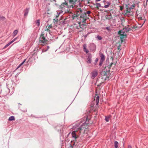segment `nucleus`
Listing matches in <instances>:
<instances>
[{"label": "nucleus", "mask_w": 148, "mask_h": 148, "mask_svg": "<svg viewBox=\"0 0 148 148\" xmlns=\"http://www.w3.org/2000/svg\"><path fill=\"white\" fill-rule=\"evenodd\" d=\"M96 38H97L98 40H100L102 39V37L99 35H97Z\"/></svg>", "instance_id": "obj_27"}, {"label": "nucleus", "mask_w": 148, "mask_h": 148, "mask_svg": "<svg viewBox=\"0 0 148 148\" xmlns=\"http://www.w3.org/2000/svg\"><path fill=\"white\" fill-rule=\"evenodd\" d=\"M110 117L109 116H106L105 117V120L106 122H108L109 121Z\"/></svg>", "instance_id": "obj_34"}, {"label": "nucleus", "mask_w": 148, "mask_h": 148, "mask_svg": "<svg viewBox=\"0 0 148 148\" xmlns=\"http://www.w3.org/2000/svg\"><path fill=\"white\" fill-rule=\"evenodd\" d=\"M95 105V103L94 101H92L90 105V107L91 108H93Z\"/></svg>", "instance_id": "obj_33"}, {"label": "nucleus", "mask_w": 148, "mask_h": 148, "mask_svg": "<svg viewBox=\"0 0 148 148\" xmlns=\"http://www.w3.org/2000/svg\"><path fill=\"white\" fill-rule=\"evenodd\" d=\"M131 10L130 8L128 7V8H127V13H130L131 11Z\"/></svg>", "instance_id": "obj_32"}, {"label": "nucleus", "mask_w": 148, "mask_h": 148, "mask_svg": "<svg viewBox=\"0 0 148 148\" xmlns=\"http://www.w3.org/2000/svg\"><path fill=\"white\" fill-rule=\"evenodd\" d=\"M29 8H26L24 10V16H26L27 15L28 13L29 12Z\"/></svg>", "instance_id": "obj_17"}, {"label": "nucleus", "mask_w": 148, "mask_h": 148, "mask_svg": "<svg viewBox=\"0 0 148 148\" xmlns=\"http://www.w3.org/2000/svg\"><path fill=\"white\" fill-rule=\"evenodd\" d=\"M66 19H65L64 20L60 22L61 24L62 25H64L65 24H67V22L66 21Z\"/></svg>", "instance_id": "obj_21"}, {"label": "nucleus", "mask_w": 148, "mask_h": 148, "mask_svg": "<svg viewBox=\"0 0 148 148\" xmlns=\"http://www.w3.org/2000/svg\"><path fill=\"white\" fill-rule=\"evenodd\" d=\"M18 104H20L21 105V104H20V103H18Z\"/></svg>", "instance_id": "obj_53"}, {"label": "nucleus", "mask_w": 148, "mask_h": 148, "mask_svg": "<svg viewBox=\"0 0 148 148\" xmlns=\"http://www.w3.org/2000/svg\"><path fill=\"white\" fill-rule=\"evenodd\" d=\"M18 32V31L17 30H15L13 32V34L14 36H15L17 34Z\"/></svg>", "instance_id": "obj_29"}, {"label": "nucleus", "mask_w": 148, "mask_h": 148, "mask_svg": "<svg viewBox=\"0 0 148 148\" xmlns=\"http://www.w3.org/2000/svg\"><path fill=\"white\" fill-rule=\"evenodd\" d=\"M118 34L119 35L120 39L121 42H123L125 38L127 37L126 34L123 31V30H120L118 32Z\"/></svg>", "instance_id": "obj_9"}, {"label": "nucleus", "mask_w": 148, "mask_h": 148, "mask_svg": "<svg viewBox=\"0 0 148 148\" xmlns=\"http://www.w3.org/2000/svg\"><path fill=\"white\" fill-rule=\"evenodd\" d=\"M49 47L47 46L46 47V48H45L42 50L40 49H38V48H36L34 51V53L35 54L36 53L37 55V53H39L41 54L42 53L47 51L49 49Z\"/></svg>", "instance_id": "obj_7"}, {"label": "nucleus", "mask_w": 148, "mask_h": 148, "mask_svg": "<svg viewBox=\"0 0 148 148\" xmlns=\"http://www.w3.org/2000/svg\"><path fill=\"white\" fill-rule=\"evenodd\" d=\"M63 128V126L60 124L58 125L56 127V130L58 132H60L61 130H62Z\"/></svg>", "instance_id": "obj_14"}, {"label": "nucleus", "mask_w": 148, "mask_h": 148, "mask_svg": "<svg viewBox=\"0 0 148 148\" xmlns=\"http://www.w3.org/2000/svg\"><path fill=\"white\" fill-rule=\"evenodd\" d=\"M86 1H88V3H89V1H90V0H86Z\"/></svg>", "instance_id": "obj_48"}, {"label": "nucleus", "mask_w": 148, "mask_h": 148, "mask_svg": "<svg viewBox=\"0 0 148 148\" xmlns=\"http://www.w3.org/2000/svg\"><path fill=\"white\" fill-rule=\"evenodd\" d=\"M26 60V59H25L21 63L19 66H18V67L17 68V69H18L20 66H21L22 64H23L25 62Z\"/></svg>", "instance_id": "obj_26"}, {"label": "nucleus", "mask_w": 148, "mask_h": 148, "mask_svg": "<svg viewBox=\"0 0 148 148\" xmlns=\"http://www.w3.org/2000/svg\"><path fill=\"white\" fill-rule=\"evenodd\" d=\"M99 55L100 57V59L99 64V67H101L102 66L103 62L105 60V56L101 52H100L99 53Z\"/></svg>", "instance_id": "obj_10"}, {"label": "nucleus", "mask_w": 148, "mask_h": 148, "mask_svg": "<svg viewBox=\"0 0 148 148\" xmlns=\"http://www.w3.org/2000/svg\"><path fill=\"white\" fill-rule=\"evenodd\" d=\"M132 27L133 29H135L136 30L138 29L140 27H138L136 25H134Z\"/></svg>", "instance_id": "obj_24"}, {"label": "nucleus", "mask_w": 148, "mask_h": 148, "mask_svg": "<svg viewBox=\"0 0 148 148\" xmlns=\"http://www.w3.org/2000/svg\"><path fill=\"white\" fill-rule=\"evenodd\" d=\"M98 58H96L95 60V62H94V64L95 65H96L97 62L98 61Z\"/></svg>", "instance_id": "obj_38"}, {"label": "nucleus", "mask_w": 148, "mask_h": 148, "mask_svg": "<svg viewBox=\"0 0 148 148\" xmlns=\"http://www.w3.org/2000/svg\"><path fill=\"white\" fill-rule=\"evenodd\" d=\"M119 145V143L117 141H115L114 142V148H118Z\"/></svg>", "instance_id": "obj_20"}, {"label": "nucleus", "mask_w": 148, "mask_h": 148, "mask_svg": "<svg viewBox=\"0 0 148 148\" xmlns=\"http://www.w3.org/2000/svg\"><path fill=\"white\" fill-rule=\"evenodd\" d=\"M99 96H97L96 99V105H98L99 101Z\"/></svg>", "instance_id": "obj_22"}, {"label": "nucleus", "mask_w": 148, "mask_h": 148, "mask_svg": "<svg viewBox=\"0 0 148 148\" xmlns=\"http://www.w3.org/2000/svg\"><path fill=\"white\" fill-rule=\"evenodd\" d=\"M53 22L54 23H57V22H58V17H56L54 19H53Z\"/></svg>", "instance_id": "obj_28"}, {"label": "nucleus", "mask_w": 148, "mask_h": 148, "mask_svg": "<svg viewBox=\"0 0 148 148\" xmlns=\"http://www.w3.org/2000/svg\"><path fill=\"white\" fill-rule=\"evenodd\" d=\"M135 5L134 4L133 5H131V6L130 7H129V8H130V9H133L135 8Z\"/></svg>", "instance_id": "obj_36"}, {"label": "nucleus", "mask_w": 148, "mask_h": 148, "mask_svg": "<svg viewBox=\"0 0 148 148\" xmlns=\"http://www.w3.org/2000/svg\"><path fill=\"white\" fill-rule=\"evenodd\" d=\"M57 12V14L56 15V17L58 18L59 16V15L62 13V11L60 12Z\"/></svg>", "instance_id": "obj_35"}, {"label": "nucleus", "mask_w": 148, "mask_h": 148, "mask_svg": "<svg viewBox=\"0 0 148 148\" xmlns=\"http://www.w3.org/2000/svg\"><path fill=\"white\" fill-rule=\"evenodd\" d=\"M69 1L68 4L69 8H75L76 9L77 8H80L83 6V5L81 3L80 0H67Z\"/></svg>", "instance_id": "obj_4"}, {"label": "nucleus", "mask_w": 148, "mask_h": 148, "mask_svg": "<svg viewBox=\"0 0 148 148\" xmlns=\"http://www.w3.org/2000/svg\"><path fill=\"white\" fill-rule=\"evenodd\" d=\"M12 43V42L10 41L6 44L4 47V48H5L9 46Z\"/></svg>", "instance_id": "obj_30"}, {"label": "nucleus", "mask_w": 148, "mask_h": 148, "mask_svg": "<svg viewBox=\"0 0 148 148\" xmlns=\"http://www.w3.org/2000/svg\"><path fill=\"white\" fill-rule=\"evenodd\" d=\"M89 49L91 51H95L96 49V46L94 43H91L90 44Z\"/></svg>", "instance_id": "obj_12"}, {"label": "nucleus", "mask_w": 148, "mask_h": 148, "mask_svg": "<svg viewBox=\"0 0 148 148\" xmlns=\"http://www.w3.org/2000/svg\"><path fill=\"white\" fill-rule=\"evenodd\" d=\"M125 30V31L126 32H129V27H126L125 26L124 28V29H123V30Z\"/></svg>", "instance_id": "obj_25"}, {"label": "nucleus", "mask_w": 148, "mask_h": 148, "mask_svg": "<svg viewBox=\"0 0 148 148\" xmlns=\"http://www.w3.org/2000/svg\"><path fill=\"white\" fill-rule=\"evenodd\" d=\"M92 56L90 54L88 55V56L87 58V63L88 64H90L92 62Z\"/></svg>", "instance_id": "obj_15"}, {"label": "nucleus", "mask_w": 148, "mask_h": 148, "mask_svg": "<svg viewBox=\"0 0 148 148\" xmlns=\"http://www.w3.org/2000/svg\"><path fill=\"white\" fill-rule=\"evenodd\" d=\"M81 134V133L79 132V131L76 128L75 130L73 131L72 132V137L73 138L74 140H76Z\"/></svg>", "instance_id": "obj_8"}, {"label": "nucleus", "mask_w": 148, "mask_h": 148, "mask_svg": "<svg viewBox=\"0 0 148 148\" xmlns=\"http://www.w3.org/2000/svg\"><path fill=\"white\" fill-rule=\"evenodd\" d=\"M36 24L38 27H39L40 25V20L38 19L35 21Z\"/></svg>", "instance_id": "obj_19"}, {"label": "nucleus", "mask_w": 148, "mask_h": 148, "mask_svg": "<svg viewBox=\"0 0 148 148\" xmlns=\"http://www.w3.org/2000/svg\"><path fill=\"white\" fill-rule=\"evenodd\" d=\"M106 29L109 32H110L111 31V29H110V27L109 26L106 27Z\"/></svg>", "instance_id": "obj_39"}, {"label": "nucleus", "mask_w": 148, "mask_h": 148, "mask_svg": "<svg viewBox=\"0 0 148 148\" xmlns=\"http://www.w3.org/2000/svg\"><path fill=\"white\" fill-rule=\"evenodd\" d=\"M81 2L82 1H85L86 0H80Z\"/></svg>", "instance_id": "obj_49"}, {"label": "nucleus", "mask_w": 148, "mask_h": 148, "mask_svg": "<svg viewBox=\"0 0 148 148\" xmlns=\"http://www.w3.org/2000/svg\"><path fill=\"white\" fill-rule=\"evenodd\" d=\"M129 31H131V30H133V27H129Z\"/></svg>", "instance_id": "obj_44"}, {"label": "nucleus", "mask_w": 148, "mask_h": 148, "mask_svg": "<svg viewBox=\"0 0 148 148\" xmlns=\"http://www.w3.org/2000/svg\"><path fill=\"white\" fill-rule=\"evenodd\" d=\"M70 145L71 146V147H72V148H73V146L71 145Z\"/></svg>", "instance_id": "obj_51"}, {"label": "nucleus", "mask_w": 148, "mask_h": 148, "mask_svg": "<svg viewBox=\"0 0 148 148\" xmlns=\"http://www.w3.org/2000/svg\"><path fill=\"white\" fill-rule=\"evenodd\" d=\"M119 8H120V9H119V10H122L123 9V7L122 6H119Z\"/></svg>", "instance_id": "obj_41"}, {"label": "nucleus", "mask_w": 148, "mask_h": 148, "mask_svg": "<svg viewBox=\"0 0 148 148\" xmlns=\"http://www.w3.org/2000/svg\"><path fill=\"white\" fill-rule=\"evenodd\" d=\"M1 20L3 21L6 19V18L3 16H1L0 17Z\"/></svg>", "instance_id": "obj_37"}, {"label": "nucleus", "mask_w": 148, "mask_h": 148, "mask_svg": "<svg viewBox=\"0 0 148 148\" xmlns=\"http://www.w3.org/2000/svg\"><path fill=\"white\" fill-rule=\"evenodd\" d=\"M48 27V28H49V29L51 28H52V27L51 25H48L46 27Z\"/></svg>", "instance_id": "obj_42"}, {"label": "nucleus", "mask_w": 148, "mask_h": 148, "mask_svg": "<svg viewBox=\"0 0 148 148\" xmlns=\"http://www.w3.org/2000/svg\"><path fill=\"white\" fill-rule=\"evenodd\" d=\"M16 39V38H14L11 41L12 42V43H13V42H14V41H15Z\"/></svg>", "instance_id": "obj_45"}, {"label": "nucleus", "mask_w": 148, "mask_h": 148, "mask_svg": "<svg viewBox=\"0 0 148 148\" xmlns=\"http://www.w3.org/2000/svg\"><path fill=\"white\" fill-rule=\"evenodd\" d=\"M109 72V71H102L101 73V75L102 76H106V77H108Z\"/></svg>", "instance_id": "obj_16"}, {"label": "nucleus", "mask_w": 148, "mask_h": 148, "mask_svg": "<svg viewBox=\"0 0 148 148\" xmlns=\"http://www.w3.org/2000/svg\"><path fill=\"white\" fill-rule=\"evenodd\" d=\"M82 15L79 16V17H76V21L77 23L79 24V25H77L75 27L77 29V31L78 32H80L82 31L84 28V27L87 24V23L86 22V17L85 14L83 12H82Z\"/></svg>", "instance_id": "obj_1"}, {"label": "nucleus", "mask_w": 148, "mask_h": 148, "mask_svg": "<svg viewBox=\"0 0 148 148\" xmlns=\"http://www.w3.org/2000/svg\"><path fill=\"white\" fill-rule=\"evenodd\" d=\"M91 33V32H89L88 33L84 35V38H86L87 37V36L88 35H89V34H90Z\"/></svg>", "instance_id": "obj_40"}, {"label": "nucleus", "mask_w": 148, "mask_h": 148, "mask_svg": "<svg viewBox=\"0 0 148 148\" xmlns=\"http://www.w3.org/2000/svg\"><path fill=\"white\" fill-rule=\"evenodd\" d=\"M45 31H42L40 35L39 39V43L45 44L46 43L47 40L45 38Z\"/></svg>", "instance_id": "obj_5"}, {"label": "nucleus", "mask_w": 148, "mask_h": 148, "mask_svg": "<svg viewBox=\"0 0 148 148\" xmlns=\"http://www.w3.org/2000/svg\"><path fill=\"white\" fill-rule=\"evenodd\" d=\"M83 48L84 51L86 53H88L89 52L88 50L86 48V44H84L83 45Z\"/></svg>", "instance_id": "obj_18"}, {"label": "nucleus", "mask_w": 148, "mask_h": 148, "mask_svg": "<svg viewBox=\"0 0 148 148\" xmlns=\"http://www.w3.org/2000/svg\"><path fill=\"white\" fill-rule=\"evenodd\" d=\"M112 64H113V63H111V64H110V65H112Z\"/></svg>", "instance_id": "obj_52"}, {"label": "nucleus", "mask_w": 148, "mask_h": 148, "mask_svg": "<svg viewBox=\"0 0 148 148\" xmlns=\"http://www.w3.org/2000/svg\"><path fill=\"white\" fill-rule=\"evenodd\" d=\"M49 28H47V27L46 29H45V31H49V33H50V30H49Z\"/></svg>", "instance_id": "obj_43"}, {"label": "nucleus", "mask_w": 148, "mask_h": 148, "mask_svg": "<svg viewBox=\"0 0 148 148\" xmlns=\"http://www.w3.org/2000/svg\"><path fill=\"white\" fill-rule=\"evenodd\" d=\"M128 148H132V147L130 145H128Z\"/></svg>", "instance_id": "obj_46"}, {"label": "nucleus", "mask_w": 148, "mask_h": 148, "mask_svg": "<svg viewBox=\"0 0 148 148\" xmlns=\"http://www.w3.org/2000/svg\"><path fill=\"white\" fill-rule=\"evenodd\" d=\"M146 99L147 101H148V96L146 97Z\"/></svg>", "instance_id": "obj_47"}, {"label": "nucleus", "mask_w": 148, "mask_h": 148, "mask_svg": "<svg viewBox=\"0 0 148 148\" xmlns=\"http://www.w3.org/2000/svg\"><path fill=\"white\" fill-rule=\"evenodd\" d=\"M15 120L14 117L13 116H11L9 117L8 119V120L10 121H14Z\"/></svg>", "instance_id": "obj_23"}, {"label": "nucleus", "mask_w": 148, "mask_h": 148, "mask_svg": "<svg viewBox=\"0 0 148 148\" xmlns=\"http://www.w3.org/2000/svg\"><path fill=\"white\" fill-rule=\"evenodd\" d=\"M60 7L62 9V11H64V12H66L69 11V8L68 6V3L65 1V2L62 3L60 5Z\"/></svg>", "instance_id": "obj_6"}, {"label": "nucleus", "mask_w": 148, "mask_h": 148, "mask_svg": "<svg viewBox=\"0 0 148 148\" xmlns=\"http://www.w3.org/2000/svg\"><path fill=\"white\" fill-rule=\"evenodd\" d=\"M148 0H146V5H147V2L148 1Z\"/></svg>", "instance_id": "obj_50"}, {"label": "nucleus", "mask_w": 148, "mask_h": 148, "mask_svg": "<svg viewBox=\"0 0 148 148\" xmlns=\"http://www.w3.org/2000/svg\"><path fill=\"white\" fill-rule=\"evenodd\" d=\"M84 118L86 119V121L82 123V121H81V122L80 124V126L77 128H76L79 131V132H80L81 134H84L86 129L88 128V126L89 125V121L90 120V118H89L87 116Z\"/></svg>", "instance_id": "obj_3"}, {"label": "nucleus", "mask_w": 148, "mask_h": 148, "mask_svg": "<svg viewBox=\"0 0 148 148\" xmlns=\"http://www.w3.org/2000/svg\"><path fill=\"white\" fill-rule=\"evenodd\" d=\"M95 5L97 8H99V7H102L101 6V5L100 3H96Z\"/></svg>", "instance_id": "obj_31"}, {"label": "nucleus", "mask_w": 148, "mask_h": 148, "mask_svg": "<svg viewBox=\"0 0 148 148\" xmlns=\"http://www.w3.org/2000/svg\"><path fill=\"white\" fill-rule=\"evenodd\" d=\"M82 12H84V14H85V16L86 17V19L88 18L87 16V14H90L91 13V11H88L86 12L85 10L81 9L80 8H77L76 9V11L75 13L72 15L71 16V20H73L75 19L76 17H79V16H80V15L82 16V14H83L82 13ZM82 17H83L82 16Z\"/></svg>", "instance_id": "obj_2"}, {"label": "nucleus", "mask_w": 148, "mask_h": 148, "mask_svg": "<svg viewBox=\"0 0 148 148\" xmlns=\"http://www.w3.org/2000/svg\"><path fill=\"white\" fill-rule=\"evenodd\" d=\"M90 75L91 78L92 79H94L98 75L97 71L95 70L91 73Z\"/></svg>", "instance_id": "obj_11"}, {"label": "nucleus", "mask_w": 148, "mask_h": 148, "mask_svg": "<svg viewBox=\"0 0 148 148\" xmlns=\"http://www.w3.org/2000/svg\"><path fill=\"white\" fill-rule=\"evenodd\" d=\"M104 3L105 4L104 6H102V8H108L109 6L111 4V3L108 1H107L106 0H104L103 1Z\"/></svg>", "instance_id": "obj_13"}]
</instances>
